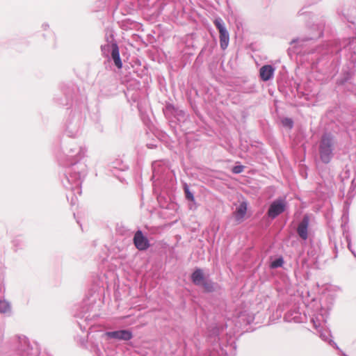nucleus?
Masks as SVG:
<instances>
[{"instance_id": "nucleus-7", "label": "nucleus", "mask_w": 356, "mask_h": 356, "mask_svg": "<svg viewBox=\"0 0 356 356\" xmlns=\"http://www.w3.org/2000/svg\"><path fill=\"white\" fill-rule=\"evenodd\" d=\"M309 225V217L305 216L302 221L299 223L297 232L300 238H308V227Z\"/></svg>"}, {"instance_id": "nucleus-21", "label": "nucleus", "mask_w": 356, "mask_h": 356, "mask_svg": "<svg viewBox=\"0 0 356 356\" xmlns=\"http://www.w3.org/2000/svg\"><path fill=\"white\" fill-rule=\"evenodd\" d=\"M42 27L44 30H47L49 28V24L47 23H44L42 24Z\"/></svg>"}, {"instance_id": "nucleus-17", "label": "nucleus", "mask_w": 356, "mask_h": 356, "mask_svg": "<svg viewBox=\"0 0 356 356\" xmlns=\"http://www.w3.org/2000/svg\"><path fill=\"white\" fill-rule=\"evenodd\" d=\"M283 264V260L282 259H277L270 264L272 268H279Z\"/></svg>"}, {"instance_id": "nucleus-1", "label": "nucleus", "mask_w": 356, "mask_h": 356, "mask_svg": "<svg viewBox=\"0 0 356 356\" xmlns=\"http://www.w3.org/2000/svg\"><path fill=\"white\" fill-rule=\"evenodd\" d=\"M317 29V33L311 37H304L293 39L290 42V47L287 49V53L290 58H292L295 54H305L313 53V50L307 48V43L310 41L320 38L323 36V29L319 26H315Z\"/></svg>"}, {"instance_id": "nucleus-13", "label": "nucleus", "mask_w": 356, "mask_h": 356, "mask_svg": "<svg viewBox=\"0 0 356 356\" xmlns=\"http://www.w3.org/2000/svg\"><path fill=\"white\" fill-rule=\"evenodd\" d=\"M10 307L6 300H0V313L6 314L10 312Z\"/></svg>"}, {"instance_id": "nucleus-15", "label": "nucleus", "mask_w": 356, "mask_h": 356, "mask_svg": "<svg viewBox=\"0 0 356 356\" xmlns=\"http://www.w3.org/2000/svg\"><path fill=\"white\" fill-rule=\"evenodd\" d=\"M105 39L106 40V43L115 42L113 41L114 40L113 34L111 31L106 30V33H105Z\"/></svg>"}, {"instance_id": "nucleus-11", "label": "nucleus", "mask_w": 356, "mask_h": 356, "mask_svg": "<svg viewBox=\"0 0 356 356\" xmlns=\"http://www.w3.org/2000/svg\"><path fill=\"white\" fill-rule=\"evenodd\" d=\"M220 45L222 50L227 48L229 42V35L227 29L219 32Z\"/></svg>"}, {"instance_id": "nucleus-2", "label": "nucleus", "mask_w": 356, "mask_h": 356, "mask_svg": "<svg viewBox=\"0 0 356 356\" xmlns=\"http://www.w3.org/2000/svg\"><path fill=\"white\" fill-rule=\"evenodd\" d=\"M334 137L329 133H325L321 136L319 143V156L321 161L328 163L332 158Z\"/></svg>"}, {"instance_id": "nucleus-12", "label": "nucleus", "mask_w": 356, "mask_h": 356, "mask_svg": "<svg viewBox=\"0 0 356 356\" xmlns=\"http://www.w3.org/2000/svg\"><path fill=\"white\" fill-rule=\"evenodd\" d=\"M113 43H106L104 44L101 45V51L102 54L104 57L109 58L110 54L113 49Z\"/></svg>"}, {"instance_id": "nucleus-9", "label": "nucleus", "mask_w": 356, "mask_h": 356, "mask_svg": "<svg viewBox=\"0 0 356 356\" xmlns=\"http://www.w3.org/2000/svg\"><path fill=\"white\" fill-rule=\"evenodd\" d=\"M114 62L115 65L120 69L122 67V63L120 56L119 47L117 43H113V49L110 54V57Z\"/></svg>"}, {"instance_id": "nucleus-19", "label": "nucleus", "mask_w": 356, "mask_h": 356, "mask_svg": "<svg viewBox=\"0 0 356 356\" xmlns=\"http://www.w3.org/2000/svg\"><path fill=\"white\" fill-rule=\"evenodd\" d=\"M202 285L205 291H211L213 290V286L209 282H204L203 284H200Z\"/></svg>"}, {"instance_id": "nucleus-5", "label": "nucleus", "mask_w": 356, "mask_h": 356, "mask_svg": "<svg viewBox=\"0 0 356 356\" xmlns=\"http://www.w3.org/2000/svg\"><path fill=\"white\" fill-rule=\"evenodd\" d=\"M285 208L284 202L282 200H277L270 204L268 210V216L270 218H275L281 214Z\"/></svg>"}, {"instance_id": "nucleus-3", "label": "nucleus", "mask_w": 356, "mask_h": 356, "mask_svg": "<svg viewBox=\"0 0 356 356\" xmlns=\"http://www.w3.org/2000/svg\"><path fill=\"white\" fill-rule=\"evenodd\" d=\"M134 243L139 251H145L150 247L148 238L144 236L141 231L138 230L134 236Z\"/></svg>"}, {"instance_id": "nucleus-10", "label": "nucleus", "mask_w": 356, "mask_h": 356, "mask_svg": "<svg viewBox=\"0 0 356 356\" xmlns=\"http://www.w3.org/2000/svg\"><path fill=\"white\" fill-rule=\"evenodd\" d=\"M191 280L193 283L197 285H200L202 283H204L205 281L204 274L200 268H197L193 271L191 275Z\"/></svg>"}, {"instance_id": "nucleus-18", "label": "nucleus", "mask_w": 356, "mask_h": 356, "mask_svg": "<svg viewBox=\"0 0 356 356\" xmlns=\"http://www.w3.org/2000/svg\"><path fill=\"white\" fill-rule=\"evenodd\" d=\"M243 169L244 167L243 165H236L232 168V172L234 174H239Z\"/></svg>"}, {"instance_id": "nucleus-20", "label": "nucleus", "mask_w": 356, "mask_h": 356, "mask_svg": "<svg viewBox=\"0 0 356 356\" xmlns=\"http://www.w3.org/2000/svg\"><path fill=\"white\" fill-rule=\"evenodd\" d=\"M186 197L191 201H194V195L188 191L187 187L185 188Z\"/></svg>"}, {"instance_id": "nucleus-4", "label": "nucleus", "mask_w": 356, "mask_h": 356, "mask_svg": "<svg viewBox=\"0 0 356 356\" xmlns=\"http://www.w3.org/2000/svg\"><path fill=\"white\" fill-rule=\"evenodd\" d=\"M104 334L107 337L122 341H128L131 339L133 337L132 332L128 330H120L116 331L106 332H105Z\"/></svg>"}, {"instance_id": "nucleus-6", "label": "nucleus", "mask_w": 356, "mask_h": 356, "mask_svg": "<svg viewBox=\"0 0 356 356\" xmlns=\"http://www.w3.org/2000/svg\"><path fill=\"white\" fill-rule=\"evenodd\" d=\"M248 211V204L246 202H242L240 203L238 207H236V210L233 212V217L239 223L243 222Z\"/></svg>"}, {"instance_id": "nucleus-16", "label": "nucleus", "mask_w": 356, "mask_h": 356, "mask_svg": "<svg viewBox=\"0 0 356 356\" xmlns=\"http://www.w3.org/2000/svg\"><path fill=\"white\" fill-rule=\"evenodd\" d=\"M282 125L285 127L292 129L293 127V122L290 118H284L282 120Z\"/></svg>"}, {"instance_id": "nucleus-8", "label": "nucleus", "mask_w": 356, "mask_h": 356, "mask_svg": "<svg viewBox=\"0 0 356 356\" xmlns=\"http://www.w3.org/2000/svg\"><path fill=\"white\" fill-rule=\"evenodd\" d=\"M275 68L271 65H265L259 70V76L262 81H267L273 77Z\"/></svg>"}, {"instance_id": "nucleus-22", "label": "nucleus", "mask_w": 356, "mask_h": 356, "mask_svg": "<svg viewBox=\"0 0 356 356\" xmlns=\"http://www.w3.org/2000/svg\"><path fill=\"white\" fill-rule=\"evenodd\" d=\"M302 14H303V13H301V10H300V11L298 12V15H302Z\"/></svg>"}, {"instance_id": "nucleus-14", "label": "nucleus", "mask_w": 356, "mask_h": 356, "mask_svg": "<svg viewBox=\"0 0 356 356\" xmlns=\"http://www.w3.org/2000/svg\"><path fill=\"white\" fill-rule=\"evenodd\" d=\"M214 24H215V26L216 27V29L218 30L219 32L222 31L227 29L225 26V24H224L222 19L221 18H220V17L216 18L214 20Z\"/></svg>"}]
</instances>
